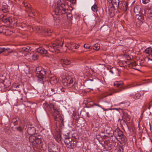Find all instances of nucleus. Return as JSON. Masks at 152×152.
Masks as SVG:
<instances>
[{"instance_id": "59", "label": "nucleus", "mask_w": 152, "mask_h": 152, "mask_svg": "<svg viewBox=\"0 0 152 152\" xmlns=\"http://www.w3.org/2000/svg\"><path fill=\"white\" fill-rule=\"evenodd\" d=\"M148 108L149 109H150V107H148Z\"/></svg>"}, {"instance_id": "1", "label": "nucleus", "mask_w": 152, "mask_h": 152, "mask_svg": "<svg viewBox=\"0 0 152 152\" xmlns=\"http://www.w3.org/2000/svg\"><path fill=\"white\" fill-rule=\"evenodd\" d=\"M58 121L59 122V126L60 128L59 132L60 134L61 131V130L64 128V115L62 114L61 111H58ZM59 138L60 139V140L61 142L62 141H64L67 145H69L71 141L72 140V139L70 137H68L67 136H65L64 137V140L61 137V135L60 134Z\"/></svg>"}, {"instance_id": "7", "label": "nucleus", "mask_w": 152, "mask_h": 152, "mask_svg": "<svg viewBox=\"0 0 152 152\" xmlns=\"http://www.w3.org/2000/svg\"><path fill=\"white\" fill-rule=\"evenodd\" d=\"M45 105L48 107L50 108L51 110V113L54 117V119L56 121H57V109L56 107H55L53 104H50L47 103L45 104Z\"/></svg>"}, {"instance_id": "14", "label": "nucleus", "mask_w": 152, "mask_h": 152, "mask_svg": "<svg viewBox=\"0 0 152 152\" xmlns=\"http://www.w3.org/2000/svg\"><path fill=\"white\" fill-rule=\"evenodd\" d=\"M36 52L41 54H46L48 53L47 51L42 47H39L36 50Z\"/></svg>"}, {"instance_id": "31", "label": "nucleus", "mask_w": 152, "mask_h": 152, "mask_svg": "<svg viewBox=\"0 0 152 152\" xmlns=\"http://www.w3.org/2000/svg\"><path fill=\"white\" fill-rule=\"evenodd\" d=\"M69 145L70 146V148H73L75 145V144L74 143L73 141L71 142L69 144Z\"/></svg>"}, {"instance_id": "48", "label": "nucleus", "mask_w": 152, "mask_h": 152, "mask_svg": "<svg viewBox=\"0 0 152 152\" xmlns=\"http://www.w3.org/2000/svg\"><path fill=\"white\" fill-rule=\"evenodd\" d=\"M95 105H96V106H98L99 107H100L102 108V107H101V106L100 105H99V104H95Z\"/></svg>"}, {"instance_id": "6", "label": "nucleus", "mask_w": 152, "mask_h": 152, "mask_svg": "<svg viewBox=\"0 0 152 152\" xmlns=\"http://www.w3.org/2000/svg\"><path fill=\"white\" fill-rule=\"evenodd\" d=\"M113 134L115 136H118L117 139L120 142H123L125 141V137L119 129H116L113 132Z\"/></svg>"}, {"instance_id": "47", "label": "nucleus", "mask_w": 152, "mask_h": 152, "mask_svg": "<svg viewBox=\"0 0 152 152\" xmlns=\"http://www.w3.org/2000/svg\"><path fill=\"white\" fill-rule=\"evenodd\" d=\"M134 86H135L134 85H131L127 87V88H132V87H134Z\"/></svg>"}, {"instance_id": "38", "label": "nucleus", "mask_w": 152, "mask_h": 152, "mask_svg": "<svg viewBox=\"0 0 152 152\" xmlns=\"http://www.w3.org/2000/svg\"><path fill=\"white\" fill-rule=\"evenodd\" d=\"M150 1V0H142V2L144 4H146Z\"/></svg>"}, {"instance_id": "34", "label": "nucleus", "mask_w": 152, "mask_h": 152, "mask_svg": "<svg viewBox=\"0 0 152 152\" xmlns=\"http://www.w3.org/2000/svg\"><path fill=\"white\" fill-rule=\"evenodd\" d=\"M6 51H9L8 52L9 53H12V50L11 49L8 48H5L4 52H5Z\"/></svg>"}, {"instance_id": "52", "label": "nucleus", "mask_w": 152, "mask_h": 152, "mask_svg": "<svg viewBox=\"0 0 152 152\" xmlns=\"http://www.w3.org/2000/svg\"><path fill=\"white\" fill-rule=\"evenodd\" d=\"M110 72H111L112 74H113V72L112 70H110Z\"/></svg>"}, {"instance_id": "15", "label": "nucleus", "mask_w": 152, "mask_h": 152, "mask_svg": "<svg viewBox=\"0 0 152 152\" xmlns=\"http://www.w3.org/2000/svg\"><path fill=\"white\" fill-rule=\"evenodd\" d=\"M27 131L29 134L32 135L35 134L36 130L34 127H29L28 128Z\"/></svg>"}, {"instance_id": "54", "label": "nucleus", "mask_w": 152, "mask_h": 152, "mask_svg": "<svg viewBox=\"0 0 152 152\" xmlns=\"http://www.w3.org/2000/svg\"><path fill=\"white\" fill-rule=\"evenodd\" d=\"M17 87H18V88L19 87V85H17L16 88H17Z\"/></svg>"}, {"instance_id": "33", "label": "nucleus", "mask_w": 152, "mask_h": 152, "mask_svg": "<svg viewBox=\"0 0 152 152\" xmlns=\"http://www.w3.org/2000/svg\"><path fill=\"white\" fill-rule=\"evenodd\" d=\"M8 7L7 5H3L2 6V10L4 11V10H6V11H7L6 10H7L8 9Z\"/></svg>"}, {"instance_id": "46", "label": "nucleus", "mask_w": 152, "mask_h": 152, "mask_svg": "<svg viewBox=\"0 0 152 152\" xmlns=\"http://www.w3.org/2000/svg\"><path fill=\"white\" fill-rule=\"evenodd\" d=\"M64 21L62 18H61L58 21L59 23H61L62 22H63Z\"/></svg>"}, {"instance_id": "40", "label": "nucleus", "mask_w": 152, "mask_h": 152, "mask_svg": "<svg viewBox=\"0 0 152 152\" xmlns=\"http://www.w3.org/2000/svg\"><path fill=\"white\" fill-rule=\"evenodd\" d=\"M79 45H75L73 47L74 48L77 49L79 48Z\"/></svg>"}, {"instance_id": "49", "label": "nucleus", "mask_w": 152, "mask_h": 152, "mask_svg": "<svg viewBox=\"0 0 152 152\" xmlns=\"http://www.w3.org/2000/svg\"><path fill=\"white\" fill-rule=\"evenodd\" d=\"M93 80H93L91 79V80H88L87 81H93Z\"/></svg>"}, {"instance_id": "4", "label": "nucleus", "mask_w": 152, "mask_h": 152, "mask_svg": "<svg viewBox=\"0 0 152 152\" xmlns=\"http://www.w3.org/2000/svg\"><path fill=\"white\" fill-rule=\"evenodd\" d=\"M33 29L34 31L39 34H41L42 33H45L47 34L48 36L51 35V31L50 30L48 29H45L43 27L40 26H34L32 28Z\"/></svg>"}, {"instance_id": "18", "label": "nucleus", "mask_w": 152, "mask_h": 152, "mask_svg": "<svg viewBox=\"0 0 152 152\" xmlns=\"http://www.w3.org/2000/svg\"><path fill=\"white\" fill-rule=\"evenodd\" d=\"M53 7L54 9L53 10V12L55 13V15H53V17L54 18V20L55 21H56L57 20V18L56 17V15H57L56 14V9L57 8V6L56 5V3L55 2L53 5Z\"/></svg>"}, {"instance_id": "28", "label": "nucleus", "mask_w": 152, "mask_h": 152, "mask_svg": "<svg viewBox=\"0 0 152 152\" xmlns=\"http://www.w3.org/2000/svg\"><path fill=\"white\" fill-rule=\"evenodd\" d=\"M91 9L94 12H97V5L95 4L92 6L91 7Z\"/></svg>"}, {"instance_id": "55", "label": "nucleus", "mask_w": 152, "mask_h": 152, "mask_svg": "<svg viewBox=\"0 0 152 152\" xmlns=\"http://www.w3.org/2000/svg\"><path fill=\"white\" fill-rule=\"evenodd\" d=\"M57 83V80H56V83Z\"/></svg>"}, {"instance_id": "35", "label": "nucleus", "mask_w": 152, "mask_h": 152, "mask_svg": "<svg viewBox=\"0 0 152 152\" xmlns=\"http://www.w3.org/2000/svg\"><path fill=\"white\" fill-rule=\"evenodd\" d=\"M63 44V40L62 39H61V40L59 42H58V46H62Z\"/></svg>"}, {"instance_id": "20", "label": "nucleus", "mask_w": 152, "mask_h": 152, "mask_svg": "<svg viewBox=\"0 0 152 152\" xmlns=\"http://www.w3.org/2000/svg\"><path fill=\"white\" fill-rule=\"evenodd\" d=\"M22 52H28L29 50H31V48L28 46H25L20 48Z\"/></svg>"}, {"instance_id": "24", "label": "nucleus", "mask_w": 152, "mask_h": 152, "mask_svg": "<svg viewBox=\"0 0 152 152\" xmlns=\"http://www.w3.org/2000/svg\"><path fill=\"white\" fill-rule=\"evenodd\" d=\"M37 135L35 136L31 135L29 138V141L31 142H35V139H36Z\"/></svg>"}, {"instance_id": "17", "label": "nucleus", "mask_w": 152, "mask_h": 152, "mask_svg": "<svg viewBox=\"0 0 152 152\" xmlns=\"http://www.w3.org/2000/svg\"><path fill=\"white\" fill-rule=\"evenodd\" d=\"M123 119H124V122L126 124V123L124 121L125 120L126 122L129 121L130 119V117L129 115L126 112H124L123 113Z\"/></svg>"}, {"instance_id": "9", "label": "nucleus", "mask_w": 152, "mask_h": 152, "mask_svg": "<svg viewBox=\"0 0 152 152\" xmlns=\"http://www.w3.org/2000/svg\"><path fill=\"white\" fill-rule=\"evenodd\" d=\"M114 85L118 88L115 92H119L125 89L123 86V83L121 81L116 82L114 83Z\"/></svg>"}, {"instance_id": "23", "label": "nucleus", "mask_w": 152, "mask_h": 152, "mask_svg": "<svg viewBox=\"0 0 152 152\" xmlns=\"http://www.w3.org/2000/svg\"><path fill=\"white\" fill-rule=\"evenodd\" d=\"M130 96H132L131 95H130ZM140 96L141 94L138 92H136L135 93V94L133 95V98L134 99H139Z\"/></svg>"}, {"instance_id": "44", "label": "nucleus", "mask_w": 152, "mask_h": 152, "mask_svg": "<svg viewBox=\"0 0 152 152\" xmlns=\"http://www.w3.org/2000/svg\"><path fill=\"white\" fill-rule=\"evenodd\" d=\"M51 91H52V92H53L51 94H55V93H56L55 92H54L55 91V89H54V88H51Z\"/></svg>"}, {"instance_id": "29", "label": "nucleus", "mask_w": 152, "mask_h": 152, "mask_svg": "<svg viewBox=\"0 0 152 152\" xmlns=\"http://www.w3.org/2000/svg\"><path fill=\"white\" fill-rule=\"evenodd\" d=\"M32 59L34 60H36L38 59V56L36 53H34L32 56Z\"/></svg>"}, {"instance_id": "42", "label": "nucleus", "mask_w": 152, "mask_h": 152, "mask_svg": "<svg viewBox=\"0 0 152 152\" xmlns=\"http://www.w3.org/2000/svg\"><path fill=\"white\" fill-rule=\"evenodd\" d=\"M70 1L72 4H74L76 2V0H70Z\"/></svg>"}, {"instance_id": "60", "label": "nucleus", "mask_w": 152, "mask_h": 152, "mask_svg": "<svg viewBox=\"0 0 152 152\" xmlns=\"http://www.w3.org/2000/svg\"><path fill=\"white\" fill-rule=\"evenodd\" d=\"M58 92H59V93H60V91H58Z\"/></svg>"}, {"instance_id": "30", "label": "nucleus", "mask_w": 152, "mask_h": 152, "mask_svg": "<svg viewBox=\"0 0 152 152\" xmlns=\"http://www.w3.org/2000/svg\"><path fill=\"white\" fill-rule=\"evenodd\" d=\"M18 131L20 132H22L23 131V129L20 126L16 127L15 128Z\"/></svg>"}, {"instance_id": "58", "label": "nucleus", "mask_w": 152, "mask_h": 152, "mask_svg": "<svg viewBox=\"0 0 152 152\" xmlns=\"http://www.w3.org/2000/svg\"><path fill=\"white\" fill-rule=\"evenodd\" d=\"M55 124H56V125L57 122H56L55 123Z\"/></svg>"}, {"instance_id": "39", "label": "nucleus", "mask_w": 152, "mask_h": 152, "mask_svg": "<svg viewBox=\"0 0 152 152\" xmlns=\"http://www.w3.org/2000/svg\"><path fill=\"white\" fill-rule=\"evenodd\" d=\"M24 6L26 7H27L29 8L30 7V5L28 4H27V3L24 4Z\"/></svg>"}, {"instance_id": "22", "label": "nucleus", "mask_w": 152, "mask_h": 152, "mask_svg": "<svg viewBox=\"0 0 152 152\" xmlns=\"http://www.w3.org/2000/svg\"><path fill=\"white\" fill-rule=\"evenodd\" d=\"M36 139L35 142L38 144H39L42 142V137L40 135H37Z\"/></svg>"}, {"instance_id": "26", "label": "nucleus", "mask_w": 152, "mask_h": 152, "mask_svg": "<svg viewBox=\"0 0 152 152\" xmlns=\"http://www.w3.org/2000/svg\"><path fill=\"white\" fill-rule=\"evenodd\" d=\"M93 48L94 50H99L100 48V46L99 44L96 43L93 46Z\"/></svg>"}, {"instance_id": "8", "label": "nucleus", "mask_w": 152, "mask_h": 152, "mask_svg": "<svg viewBox=\"0 0 152 152\" xmlns=\"http://www.w3.org/2000/svg\"><path fill=\"white\" fill-rule=\"evenodd\" d=\"M65 4L64 3H58V13L59 15L60 14L62 15L64 14L66 11V9L65 8Z\"/></svg>"}, {"instance_id": "50", "label": "nucleus", "mask_w": 152, "mask_h": 152, "mask_svg": "<svg viewBox=\"0 0 152 152\" xmlns=\"http://www.w3.org/2000/svg\"><path fill=\"white\" fill-rule=\"evenodd\" d=\"M103 28H104V27H103V26H102V27H101V28H100V29H101V30H103Z\"/></svg>"}, {"instance_id": "10", "label": "nucleus", "mask_w": 152, "mask_h": 152, "mask_svg": "<svg viewBox=\"0 0 152 152\" xmlns=\"http://www.w3.org/2000/svg\"><path fill=\"white\" fill-rule=\"evenodd\" d=\"M59 60V65H58V66H59L60 64L63 67H65L66 65L70 64L71 63V62L69 60H65L63 59H60Z\"/></svg>"}, {"instance_id": "43", "label": "nucleus", "mask_w": 152, "mask_h": 152, "mask_svg": "<svg viewBox=\"0 0 152 152\" xmlns=\"http://www.w3.org/2000/svg\"><path fill=\"white\" fill-rule=\"evenodd\" d=\"M58 90H60V91H61L62 92L64 91V89L61 88V87H58Z\"/></svg>"}, {"instance_id": "37", "label": "nucleus", "mask_w": 152, "mask_h": 152, "mask_svg": "<svg viewBox=\"0 0 152 152\" xmlns=\"http://www.w3.org/2000/svg\"><path fill=\"white\" fill-rule=\"evenodd\" d=\"M4 49H5V48L0 47V54L4 52Z\"/></svg>"}, {"instance_id": "56", "label": "nucleus", "mask_w": 152, "mask_h": 152, "mask_svg": "<svg viewBox=\"0 0 152 152\" xmlns=\"http://www.w3.org/2000/svg\"><path fill=\"white\" fill-rule=\"evenodd\" d=\"M112 94L111 93V94H110L109 95H112Z\"/></svg>"}, {"instance_id": "25", "label": "nucleus", "mask_w": 152, "mask_h": 152, "mask_svg": "<svg viewBox=\"0 0 152 152\" xmlns=\"http://www.w3.org/2000/svg\"><path fill=\"white\" fill-rule=\"evenodd\" d=\"M140 9L139 6H136L134 8V11L136 14H138L140 13Z\"/></svg>"}, {"instance_id": "61", "label": "nucleus", "mask_w": 152, "mask_h": 152, "mask_svg": "<svg viewBox=\"0 0 152 152\" xmlns=\"http://www.w3.org/2000/svg\"><path fill=\"white\" fill-rule=\"evenodd\" d=\"M56 140H57L56 138Z\"/></svg>"}, {"instance_id": "32", "label": "nucleus", "mask_w": 152, "mask_h": 152, "mask_svg": "<svg viewBox=\"0 0 152 152\" xmlns=\"http://www.w3.org/2000/svg\"><path fill=\"white\" fill-rule=\"evenodd\" d=\"M29 15L30 16L32 17V15L33 16L35 15V14H34L35 13L33 12L32 11V9H29Z\"/></svg>"}, {"instance_id": "5", "label": "nucleus", "mask_w": 152, "mask_h": 152, "mask_svg": "<svg viewBox=\"0 0 152 152\" xmlns=\"http://www.w3.org/2000/svg\"><path fill=\"white\" fill-rule=\"evenodd\" d=\"M111 3L110 4V7L109 9L110 11L114 13L115 11H117L118 8L119 4L120 3L119 0H110Z\"/></svg>"}, {"instance_id": "19", "label": "nucleus", "mask_w": 152, "mask_h": 152, "mask_svg": "<svg viewBox=\"0 0 152 152\" xmlns=\"http://www.w3.org/2000/svg\"><path fill=\"white\" fill-rule=\"evenodd\" d=\"M4 23H7L9 22V23H11L12 19L11 18L9 17H4L2 19Z\"/></svg>"}, {"instance_id": "36", "label": "nucleus", "mask_w": 152, "mask_h": 152, "mask_svg": "<svg viewBox=\"0 0 152 152\" xmlns=\"http://www.w3.org/2000/svg\"><path fill=\"white\" fill-rule=\"evenodd\" d=\"M84 47L88 49L91 46L90 45L88 44H85L84 45Z\"/></svg>"}, {"instance_id": "2", "label": "nucleus", "mask_w": 152, "mask_h": 152, "mask_svg": "<svg viewBox=\"0 0 152 152\" xmlns=\"http://www.w3.org/2000/svg\"><path fill=\"white\" fill-rule=\"evenodd\" d=\"M61 78L64 86L71 87L74 85L75 80L74 79L69 76L67 73L64 74L61 76Z\"/></svg>"}, {"instance_id": "51", "label": "nucleus", "mask_w": 152, "mask_h": 152, "mask_svg": "<svg viewBox=\"0 0 152 152\" xmlns=\"http://www.w3.org/2000/svg\"><path fill=\"white\" fill-rule=\"evenodd\" d=\"M125 102H121L120 103V104H124Z\"/></svg>"}, {"instance_id": "41", "label": "nucleus", "mask_w": 152, "mask_h": 152, "mask_svg": "<svg viewBox=\"0 0 152 152\" xmlns=\"http://www.w3.org/2000/svg\"><path fill=\"white\" fill-rule=\"evenodd\" d=\"M148 58L149 60H152V54H149Z\"/></svg>"}, {"instance_id": "3", "label": "nucleus", "mask_w": 152, "mask_h": 152, "mask_svg": "<svg viewBox=\"0 0 152 152\" xmlns=\"http://www.w3.org/2000/svg\"><path fill=\"white\" fill-rule=\"evenodd\" d=\"M35 73L36 76L38 78L39 82L43 84L44 80L45 78V75L46 74L45 69L41 67H38L36 68Z\"/></svg>"}, {"instance_id": "27", "label": "nucleus", "mask_w": 152, "mask_h": 152, "mask_svg": "<svg viewBox=\"0 0 152 152\" xmlns=\"http://www.w3.org/2000/svg\"><path fill=\"white\" fill-rule=\"evenodd\" d=\"M145 52L147 54H150L152 52V49L151 47L147 48L145 50Z\"/></svg>"}, {"instance_id": "53", "label": "nucleus", "mask_w": 152, "mask_h": 152, "mask_svg": "<svg viewBox=\"0 0 152 152\" xmlns=\"http://www.w3.org/2000/svg\"><path fill=\"white\" fill-rule=\"evenodd\" d=\"M112 110H118V109L116 108H112Z\"/></svg>"}, {"instance_id": "11", "label": "nucleus", "mask_w": 152, "mask_h": 152, "mask_svg": "<svg viewBox=\"0 0 152 152\" xmlns=\"http://www.w3.org/2000/svg\"><path fill=\"white\" fill-rule=\"evenodd\" d=\"M128 3L121 2L119 4L118 8L122 10L126 11L128 7Z\"/></svg>"}, {"instance_id": "45", "label": "nucleus", "mask_w": 152, "mask_h": 152, "mask_svg": "<svg viewBox=\"0 0 152 152\" xmlns=\"http://www.w3.org/2000/svg\"><path fill=\"white\" fill-rule=\"evenodd\" d=\"M102 109H103L104 110V111H107L109 110H112V109L109 108L107 109H105V108H102Z\"/></svg>"}, {"instance_id": "57", "label": "nucleus", "mask_w": 152, "mask_h": 152, "mask_svg": "<svg viewBox=\"0 0 152 152\" xmlns=\"http://www.w3.org/2000/svg\"><path fill=\"white\" fill-rule=\"evenodd\" d=\"M58 52H58H58H57V53H58Z\"/></svg>"}, {"instance_id": "12", "label": "nucleus", "mask_w": 152, "mask_h": 152, "mask_svg": "<svg viewBox=\"0 0 152 152\" xmlns=\"http://www.w3.org/2000/svg\"><path fill=\"white\" fill-rule=\"evenodd\" d=\"M145 14L146 16L152 20V8H147L146 10Z\"/></svg>"}, {"instance_id": "16", "label": "nucleus", "mask_w": 152, "mask_h": 152, "mask_svg": "<svg viewBox=\"0 0 152 152\" xmlns=\"http://www.w3.org/2000/svg\"><path fill=\"white\" fill-rule=\"evenodd\" d=\"M136 19L138 21H139V23L140 24L142 23V20L144 19L143 16L140 14H136Z\"/></svg>"}, {"instance_id": "13", "label": "nucleus", "mask_w": 152, "mask_h": 152, "mask_svg": "<svg viewBox=\"0 0 152 152\" xmlns=\"http://www.w3.org/2000/svg\"><path fill=\"white\" fill-rule=\"evenodd\" d=\"M57 44L56 43L51 44L49 45L50 51L53 53L56 52L57 50Z\"/></svg>"}, {"instance_id": "21", "label": "nucleus", "mask_w": 152, "mask_h": 152, "mask_svg": "<svg viewBox=\"0 0 152 152\" xmlns=\"http://www.w3.org/2000/svg\"><path fill=\"white\" fill-rule=\"evenodd\" d=\"M19 121V118L18 117H15L12 119L11 122L13 123L14 126H16L18 124Z\"/></svg>"}]
</instances>
